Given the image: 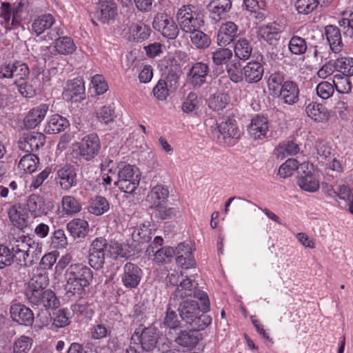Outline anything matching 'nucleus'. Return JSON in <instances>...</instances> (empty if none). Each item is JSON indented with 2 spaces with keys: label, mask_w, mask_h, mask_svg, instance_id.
Masks as SVG:
<instances>
[{
  "label": "nucleus",
  "mask_w": 353,
  "mask_h": 353,
  "mask_svg": "<svg viewBox=\"0 0 353 353\" xmlns=\"http://www.w3.org/2000/svg\"><path fill=\"white\" fill-rule=\"evenodd\" d=\"M66 294L69 297L82 298L87 294L88 287L93 279V272L87 265L74 263L69 266L65 272Z\"/></svg>",
  "instance_id": "f257e3e1"
},
{
  "label": "nucleus",
  "mask_w": 353,
  "mask_h": 353,
  "mask_svg": "<svg viewBox=\"0 0 353 353\" xmlns=\"http://www.w3.org/2000/svg\"><path fill=\"white\" fill-rule=\"evenodd\" d=\"M25 239L24 236L21 241L16 240L13 243L10 242L8 245L0 243V269L14 263L25 267L32 265V261H28L32 239L28 238L27 243Z\"/></svg>",
  "instance_id": "f03ea898"
},
{
  "label": "nucleus",
  "mask_w": 353,
  "mask_h": 353,
  "mask_svg": "<svg viewBox=\"0 0 353 353\" xmlns=\"http://www.w3.org/2000/svg\"><path fill=\"white\" fill-rule=\"evenodd\" d=\"M178 312L181 320L192 329L203 330L212 321L211 317L200 308L195 301H183L179 304Z\"/></svg>",
  "instance_id": "7ed1b4c3"
},
{
  "label": "nucleus",
  "mask_w": 353,
  "mask_h": 353,
  "mask_svg": "<svg viewBox=\"0 0 353 353\" xmlns=\"http://www.w3.org/2000/svg\"><path fill=\"white\" fill-rule=\"evenodd\" d=\"M176 17L181 30L185 33L201 28L204 24L199 8L192 4L181 6L178 10Z\"/></svg>",
  "instance_id": "20e7f679"
},
{
  "label": "nucleus",
  "mask_w": 353,
  "mask_h": 353,
  "mask_svg": "<svg viewBox=\"0 0 353 353\" xmlns=\"http://www.w3.org/2000/svg\"><path fill=\"white\" fill-rule=\"evenodd\" d=\"M138 172L137 168L130 164L119 168L118 179L114 182V185L123 192L133 193L139 186L140 181Z\"/></svg>",
  "instance_id": "39448f33"
},
{
  "label": "nucleus",
  "mask_w": 353,
  "mask_h": 353,
  "mask_svg": "<svg viewBox=\"0 0 353 353\" xmlns=\"http://www.w3.org/2000/svg\"><path fill=\"white\" fill-rule=\"evenodd\" d=\"M25 296L32 306L44 308L46 310H57L60 306V301L57 294L50 288L31 292Z\"/></svg>",
  "instance_id": "423d86ee"
},
{
  "label": "nucleus",
  "mask_w": 353,
  "mask_h": 353,
  "mask_svg": "<svg viewBox=\"0 0 353 353\" xmlns=\"http://www.w3.org/2000/svg\"><path fill=\"white\" fill-rule=\"evenodd\" d=\"M78 168L70 163L59 166L55 181L63 190L69 191L79 183Z\"/></svg>",
  "instance_id": "0eeeda50"
},
{
  "label": "nucleus",
  "mask_w": 353,
  "mask_h": 353,
  "mask_svg": "<svg viewBox=\"0 0 353 353\" xmlns=\"http://www.w3.org/2000/svg\"><path fill=\"white\" fill-rule=\"evenodd\" d=\"M152 27L168 39H176L179 33L178 25L166 13L157 14L154 17Z\"/></svg>",
  "instance_id": "6e6552de"
},
{
  "label": "nucleus",
  "mask_w": 353,
  "mask_h": 353,
  "mask_svg": "<svg viewBox=\"0 0 353 353\" xmlns=\"http://www.w3.org/2000/svg\"><path fill=\"white\" fill-rule=\"evenodd\" d=\"M101 144L98 134L90 133L83 137L79 145V154L87 161L94 159L100 152Z\"/></svg>",
  "instance_id": "1a4fd4ad"
},
{
  "label": "nucleus",
  "mask_w": 353,
  "mask_h": 353,
  "mask_svg": "<svg viewBox=\"0 0 353 353\" xmlns=\"http://www.w3.org/2000/svg\"><path fill=\"white\" fill-rule=\"evenodd\" d=\"M107 254V241L103 237L94 239L89 250V264L96 270L101 268L105 263Z\"/></svg>",
  "instance_id": "9d476101"
},
{
  "label": "nucleus",
  "mask_w": 353,
  "mask_h": 353,
  "mask_svg": "<svg viewBox=\"0 0 353 353\" xmlns=\"http://www.w3.org/2000/svg\"><path fill=\"white\" fill-rule=\"evenodd\" d=\"M265 59L263 54H260L255 59L248 61L243 67L244 81L248 84L259 83L264 74Z\"/></svg>",
  "instance_id": "9b49d317"
},
{
  "label": "nucleus",
  "mask_w": 353,
  "mask_h": 353,
  "mask_svg": "<svg viewBox=\"0 0 353 353\" xmlns=\"http://www.w3.org/2000/svg\"><path fill=\"white\" fill-rule=\"evenodd\" d=\"M46 143V136L39 132H26L18 141V147L20 150L26 153L37 152L42 148Z\"/></svg>",
  "instance_id": "f8f14e48"
},
{
  "label": "nucleus",
  "mask_w": 353,
  "mask_h": 353,
  "mask_svg": "<svg viewBox=\"0 0 353 353\" xmlns=\"http://www.w3.org/2000/svg\"><path fill=\"white\" fill-rule=\"evenodd\" d=\"M12 321L24 326H32L34 316L32 310L21 303H12L10 308Z\"/></svg>",
  "instance_id": "ddd939ff"
},
{
  "label": "nucleus",
  "mask_w": 353,
  "mask_h": 353,
  "mask_svg": "<svg viewBox=\"0 0 353 353\" xmlns=\"http://www.w3.org/2000/svg\"><path fill=\"white\" fill-rule=\"evenodd\" d=\"M136 13L130 12L123 22L129 28L130 32H132L134 39L137 42H142L149 38L151 29L149 26L144 23H136Z\"/></svg>",
  "instance_id": "4468645a"
},
{
  "label": "nucleus",
  "mask_w": 353,
  "mask_h": 353,
  "mask_svg": "<svg viewBox=\"0 0 353 353\" xmlns=\"http://www.w3.org/2000/svg\"><path fill=\"white\" fill-rule=\"evenodd\" d=\"M142 276V270L137 265L128 262L123 267L121 281L125 288L134 289L139 285Z\"/></svg>",
  "instance_id": "2eb2a0df"
},
{
  "label": "nucleus",
  "mask_w": 353,
  "mask_h": 353,
  "mask_svg": "<svg viewBox=\"0 0 353 353\" xmlns=\"http://www.w3.org/2000/svg\"><path fill=\"white\" fill-rule=\"evenodd\" d=\"M8 214L13 225L19 229L27 228L30 223L28 211L25 205L21 203L12 205L9 208Z\"/></svg>",
  "instance_id": "dca6fc26"
},
{
  "label": "nucleus",
  "mask_w": 353,
  "mask_h": 353,
  "mask_svg": "<svg viewBox=\"0 0 353 353\" xmlns=\"http://www.w3.org/2000/svg\"><path fill=\"white\" fill-rule=\"evenodd\" d=\"M210 70L208 63L201 61L194 63L188 73L190 83L194 87L201 88L206 83Z\"/></svg>",
  "instance_id": "f3484780"
},
{
  "label": "nucleus",
  "mask_w": 353,
  "mask_h": 353,
  "mask_svg": "<svg viewBox=\"0 0 353 353\" xmlns=\"http://www.w3.org/2000/svg\"><path fill=\"white\" fill-rule=\"evenodd\" d=\"M94 15L101 23H109L117 15V6L112 0L99 1Z\"/></svg>",
  "instance_id": "a211bd4d"
},
{
  "label": "nucleus",
  "mask_w": 353,
  "mask_h": 353,
  "mask_svg": "<svg viewBox=\"0 0 353 353\" xmlns=\"http://www.w3.org/2000/svg\"><path fill=\"white\" fill-rule=\"evenodd\" d=\"M299 88L296 82L289 79L275 94L281 101L288 105H294L299 101Z\"/></svg>",
  "instance_id": "6ab92c4d"
},
{
  "label": "nucleus",
  "mask_w": 353,
  "mask_h": 353,
  "mask_svg": "<svg viewBox=\"0 0 353 353\" xmlns=\"http://www.w3.org/2000/svg\"><path fill=\"white\" fill-rule=\"evenodd\" d=\"M217 129L225 143H231L232 139H237L241 136V131L236 125V120L230 117L223 118L218 124Z\"/></svg>",
  "instance_id": "aec40b11"
},
{
  "label": "nucleus",
  "mask_w": 353,
  "mask_h": 353,
  "mask_svg": "<svg viewBox=\"0 0 353 353\" xmlns=\"http://www.w3.org/2000/svg\"><path fill=\"white\" fill-rule=\"evenodd\" d=\"M63 98L72 102H80L85 98V87L81 79H74L67 84L63 92Z\"/></svg>",
  "instance_id": "412c9836"
},
{
  "label": "nucleus",
  "mask_w": 353,
  "mask_h": 353,
  "mask_svg": "<svg viewBox=\"0 0 353 353\" xmlns=\"http://www.w3.org/2000/svg\"><path fill=\"white\" fill-rule=\"evenodd\" d=\"M239 27L232 21L222 24L217 34V43L220 46H226L234 42L239 37Z\"/></svg>",
  "instance_id": "4be33fe9"
},
{
  "label": "nucleus",
  "mask_w": 353,
  "mask_h": 353,
  "mask_svg": "<svg viewBox=\"0 0 353 353\" xmlns=\"http://www.w3.org/2000/svg\"><path fill=\"white\" fill-rule=\"evenodd\" d=\"M49 109L46 103H41L32 108L23 119V125L26 129L36 128L45 118Z\"/></svg>",
  "instance_id": "5701e85b"
},
{
  "label": "nucleus",
  "mask_w": 353,
  "mask_h": 353,
  "mask_svg": "<svg viewBox=\"0 0 353 353\" xmlns=\"http://www.w3.org/2000/svg\"><path fill=\"white\" fill-rule=\"evenodd\" d=\"M55 22L53 15L49 13L43 14L32 21L30 30L32 34L39 37L46 31L50 30Z\"/></svg>",
  "instance_id": "b1692460"
},
{
  "label": "nucleus",
  "mask_w": 353,
  "mask_h": 353,
  "mask_svg": "<svg viewBox=\"0 0 353 353\" xmlns=\"http://www.w3.org/2000/svg\"><path fill=\"white\" fill-rule=\"evenodd\" d=\"M197 329H191L190 330H181L175 338V343L183 347L188 349L194 348L201 339V334L199 333Z\"/></svg>",
  "instance_id": "393cba45"
},
{
  "label": "nucleus",
  "mask_w": 353,
  "mask_h": 353,
  "mask_svg": "<svg viewBox=\"0 0 353 353\" xmlns=\"http://www.w3.org/2000/svg\"><path fill=\"white\" fill-rule=\"evenodd\" d=\"M249 134L254 139H262L266 137L268 132V120L264 116L256 115L248 127Z\"/></svg>",
  "instance_id": "a878e982"
},
{
  "label": "nucleus",
  "mask_w": 353,
  "mask_h": 353,
  "mask_svg": "<svg viewBox=\"0 0 353 353\" xmlns=\"http://www.w3.org/2000/svg\"><path fill=\"white\" fill-rule=\"evenodd\" d=\"M28 212L33 218L40 217L47 214L45 199L43 196L37 194H30L25 205Z\"/></svg>",
  "instance_id": "bb28decb"
},
{
  "label": "nucleus",
  "mask_w": 353,
  "mask_h": 353,
  "mask_svg": "<svg viewBox=\"0 0 353 353\" xmlns=\"http://www.w3.org/2000/svg\"><path fill=\"white\" fill-rule=\"evenodd\" d=\"M265 79L268 89L273 97H275V94L285 84V82L289 81L287 74L281 70H274L270 72Z\"/></svg>",
  "instance_id": "cd10ccee"
},
{
  "label": "nucleus",
  "mask_w": 353,
  "mask_h": 353,
  "mask_svg": "<svg viewBox=\"0 0 353 353\" xmlns=\"http://www.w3.org/2000/svg\"><path fill=\"white\" fill-rule=\"evenodd\" d=\"M325 34L331 50L334 53L340 52L343 48L341 30L334 25H327L325 27Z\"/></svg>",
  "instance_id": "c85d7f7f"
},
{
  "label": "nucleus",
  "mask_w": 353,
  "mask_h": 353,
  "mask_svg": "<svg viewBox=\"0 0 353 353\" xmlns=\"http://www.w3.org/2000/svg\"><path fill=\"white\" fill-rule=\"evenodd\" d=\"M50 283L48 274L46 272L37 271L28 281L25 290V295L30 294L41 290L48 288Z\"/></svg>",
  "instance_id": "c756f323"
},
{
  "label": "nucleus",
  "mask_w": 353,
  "mask_h": 353,
  "mask_svg": "<svg viewBox=\"0 0 353 353\" xmlns=\"http://www.w3.org/2000/svg\"><path fill=\"white\" fill-rule=\"evenodd\" d=\"M66 228L74 239H83L89 232L88 221L82 219H73L67 223Z\"/></svg>",
  "instance_id": "7c9ffc66"
},
{
  "label": "nucleus",
  "mask_w": 353,
  "mask_h": 353,
  "mask_svg": "<svg viewBox=\"0 0 353 353\" xmlns=\"http://www.w3.org/2000/svg\"><path fill=\"white\" fill-rule=\"evenodd\" d=\"M141 348L146 352H152L157 347V329L152 327H145L140 336Z\"/></svg>",
  "instance_id": "2f4dec72"
},
{
  "label": "nucleus",
  "mask_w": 353,
  "mask_h": 353,
  "mask_svg": "<svg viewBox=\"0 0 353 353\" xmlns=\"http://www.w3.org/2000/svg\"><path fill=\"white\" fill-rule=\"evenodd\" d=\"M305 112L307 116L315 121L323 122L330 118L327 109L323 104L316 102L310 103L305 108Z\"/></svg>",
  "instance_id": "473e14b6"
},
{
  "label": "nucleus",
  "mask_w": 353,
  "mask_h": 353,
  "mask_svg": "<svg viewBox=\"0 0 353 353\" xmlns=\"http://www.w3.org/2000/svg\"><path fill=\"white\" fill-rule=\"evenodd\" d=\"M70 125L68 120L58 114L52 115L45 126L47 134H57L64 131Z\"/></svg>",
  "instance_id": "72a5a7b5"
},
{
  "label": "nucleus",
  "mask_w": 353,
  "mask_h": 353,
  "mask_svg": "<svg viewBox=\"0 0 353 353\" xmlns=\"http://www.w3.org/2000/svg\"><path fill=\"white\" fill-rule=\"evenodd\" d=\"M261 37L270 45L274 46L280 39L281 31L275 23H268L259 28Z\"/></svg>",
  "instance_id": "f704fd0d"
},
{
  "label": "nucleus",
  "mask_w": 353,
  "mask_h": 353,
  "mask_svg": "<svg viewBox=\"0 0 353 353\" xmlns=\"http://www.w3.org/2000/svg\"><path fill=\"white\" fill-rule=\"evenodd\" d=\"M154 216L158 220H168L175 218L179 214V208L177 207H168L166 203H158L154 208H150Z\"/></svg>",
  "instance_id": "c9c22d12"
},
{
  "label": "nucleus",
  "mask_w": 353,
  "mask_h": 353,
  "mask_svg": "<svg viewBox=\"0 0 353 353\" xmlns=\"http://www.w3.org/2000/svg\"><path fill=\"white\" fill-rule=\"evenodd\" d=\"M79 300L71 305L74 314L83 316L85 319H90L94 313L95 307L88 300L79 298Z\"/></svg>",
  "instance_id": "e433bc0d"
},
{
  "label": "nucleus",
  "mask_w": 353,
  "mask_h": 353,
  "mask_svg": "<svg viewBox=\"0 0 353 353\" xmlns=\"http://www.w3.org/2000/svg\"><path fill=\"white\" fill-rule=\"evenodd\" d=\"M169 194L168 188L165 185H157L152 188L148 196L151 200V205L150 208H154L158 203L161 204L166 203Z\"/></svg>",
  "instance_id": "4c0bfd02"
},
{
  "label": "nucleus",
  "mask_w": 353,
  "mask_h": 353,
  "mask_svg": "<svg viewBox=\"0 0 353 353\" xmlns=\"http://www.w3.org/2000/svg\"><path fill=\"white\" fill-rule=\"evenodd\" d=\"M252 50V46L250 41L245 38H240L234 45V55L240 60L245 61L250 58Z\"/></svg>",
  "instance_id": "58836bf2"
},
{
  "label": "nucleus",
  "mask_w": 353,
  "mask_h": 353,
  "mask_svg": "<svg viewBox=\"0 0 353 353\" xmlns=\"http://www.w3.org/2000/svg\"><path fill=\"white\" fill-rule=\"evenodd\" d=\"M195 288L194 281L188 278L183 279L172 294L170 300L178 301L185 296H192Z\"/></svg>",
  "instance_id": "ea45409f"
},
{
  "label": "nucleus",
  "mask_w": 353,
  "mask_h": 353,
  "mask_svg": "<svg viewBox=\"0 0 353 353\" xmlns=\"http://www.w3.org/2000/svg\"><path fill=\"white\" fill-rule=\"evenodd\" d=\"M243 3L246 10L250 11L256 19L261 21L265 19V0H244Z\"/></svg>",
  "instance_id": "a19ab883"
},
{
  "label": "nucleus",
  "mask_w": 353,
  "mask_h": 353,
  "mask_svg": "<svg viewBox=\"0 0 353 353\" xmlns=\"http://www.w3.org/2000/svg\"><path fill=\"white\" fill-rule=\"evenodd\" d=\"M298 184L301 189L310 192H316L319 188V182L310 172L301 174L298 179Z\"/></svg>",
  "instance_id": "79ce46f5"
},
{
  "label": "nucleus",
  "mask_w": 353,
  "mask_h": 353,
  "mask_svg": "<svg viewBox=\"0 0 353 353\" xmlns=\"http://www.w3.org/2000/svg\"><path fill=\"white\" fill-rule=\"evenodd\" d=\"M152 255L154 256V262L159 265H161L170 263L175 256V252L173 248L165 246L152 253Z\"/></svg>",
  "instance_id": "37998d69"
},
{
  "label": "nucleus",
  "mask_w": 353,
  "mask_h": 353,
  "mask_svg": "<svg viewBox=\"0 0 353 353\" xmlns=\"http://www.w3.org/2000/svg\"><path fill=\"white\" fill-rule=\"evenodd\" d=\"M96 116L99 122L104 125L113 123L117 118L115 108L113 104L103 105L96 111Z\"/></svg>",
  "instance_id": "c03bdc74"
},
{
  "label": "nucleus",
  "mask_w": 353,
  "mask_h": 353,
  "mask_svg": "<svg viewBox=\"0 0 353 353\" xmlns=\"http://www.w3.org/2000/svg\"><path fill=\"white\" fill-rule=\"evenodd\" d=\"M199 29L196 28V30L188 33L190 34V38L192 45L197 49H205L210 46L211 39Z\"/></svg>",
  "instance_id": "a18cd8bd"
},
{
  "label": "nucleus",
  "mask_w": 353,
  "mask_h": 353,
  "mask_svg": "<svg viewBox=\"0 0 353 353\" xmlns=\"http://www.w3.org/2000/svg\"><path fill=\"white\" fill-rule=\"evenodd\" d=\"M62 210L65 214L74 215L81 210L80 201L72 196H63L61 201Z\"/></svg>",
  "instance_id": "49530a36"
},
{
  "label": "nucleus",
  "mask_w": 353,
  "mask_h": 353,
  "mask_svg": "<svg viewBox=\"0 0 353 353\" xmlns=\"http://www.w3.org/2000/svg\"><path fill=\"white\" fill-rule=\"evenodd\" d=\"M110 209L108 201L102 196H96L91 200L89 212L96 216L107 212Z\"/></svg>",
  "instance_id": "de8ad7c7"
},
{
  "label": "nucleus",
  "mask_w": 353,
  "mask_h": 353,
  "mask_svg": "<svg viewBox=\"0 0 353 353\" xmlns=\"http://www.w3.org/2000/svg\"><path fill=\"white\" fill-rule=\"evenodd\" d=\"M39 163V159L37 155L32 153H27L21 157L18 167L26 173H32L36 170Z\"/></svg>",
  "instance_id": "09e8293b"
},
{
  "label": "nucleus",
  "mask_w": 353,
  "mask_h": 353,
  "mask_svg": "<svg viewBox=\"0 0 353 353\" xmlns=\"http://www.w3.org/2000/svg\"><path fill=\"white\" fill-rule=\"evenodd\" d=\"M54 48L59 54H70L75 50L76 46L70 37H62L55 40Z\"/></svg>",
  "instance_id": "8fccbe9b"
},
{
  "label": "nucleus",
  "mask_w": 353,
  "mask_h": 353,
  "mask_svg": "<svg viewBox=\"0 0 353 353\" xmlns=\"http://www.w3.org/2000/svg\"><path fill=\"white\" fill-rule=\"evenodd\" d=\"M230 101L228 94L223 92H216L208 99V106L214 111H219L225 108Z\"/></svg>",
  "instance_id": "3c124183"
},
{
  "label": "nucleus",
  "mask_w": 353,
  "mask_h": 353,
  "mask_svg": "<svg viewBox=\"0 0 353 353\" xmlns=\"http://www.w3.org/2000/svg\"><path fill=\"white\" fill-rule=\"evenodd\" d=\"M288 48L292 54L302 55L307 50V41L299 36L294 35L289 41Z\"/></svg>",
  "instance_id": "603ef678"
},
{
  "label": "nucleus",
  "mask_w": 353,
  "mask_h": 353,
  "mask_svg": "<svg viewBox=\"0 0 353 353\" xmlns=\"http://www.w3.org/2000/svg\"><path fill=\"white\" fill-rule=\"evenodd\" d=\"M12 69L13 70L12 79L15 78L14 81H21L28 79L30 69L26 63L21 61H14L12 62Z\"/></svg>",
  "instance_id": "864d4df0"
},
{
  "label": "nucleus",
  "mask_w": 353,
  "mask_h": 353,
  "mask_svg": "<svg viewBox=\"0 0 353 353\" xmlns=\"http://www.w3.org/2000/svg\"><path fill=\"white\" fill-rule=\"evenodd\" d=\"M232 51L228 48H219L212 52V60L214 65L226 64L232 57Z\"/></svg>",
  "instance_id": "5fc2aeb1"
},
{
  "label": "nucleus",
  "mask_w": 353,
  "mask_h": 353,
  "mask_svg": "<svg viewBox=\"0 0 353 353\" xmlns=\"http://www.w3.org/2000/svg\"><path fill=\"white\" fill-rule=\"evenodd\" d=\"M32 338L22 335L17 338L12 345V353H28L32 347Z\"/></svg>",
  "instance_id": "6e6d98bb"
},
{
  "label": "nucleus",
  "mask_w": 353,
  "mask_h": 353,
  "mask_svg": "<svg viewBox=\"0 0 353 353\" xmlns=\"http://www.w3.org/2000/svg\"><path fill=\"white\" fill-rule=\"evenodd\" d=\"M319 4V0H296L294 6L299 14L312 13Z\"/></svg>",
  "instance_id": "4d7b16f0"
},
{
  "label": "nucleus",
  "mask_w": 353,
  "mask_h": 353,
  "mask_svg": "<svg viewBox=\"0 0 353 353\" xmlns=\"http://www.w3.org/2000/svg\"><path fill=\"white\" fill-rule=\"evenodd\" d=\"M112 333L111 328L103 323H96L90 328V335L92 339L103 340L110 336Z\"/></svg>",
  "instance_id": "13d9d810"
},
{
  "label": "nucleus",
  "mask_w": 353,
  "mask_h": 353,
  "mask_svg": "<svg viewBox=\"0 0 353 353\" xmlns=\"http://www.w3.org/2000/svg\"><path fill=\"white\" fill-rule=\"evenodd\" d=\"M180 325L181 322L178 319L176 312L172 310L169 305L162 321L161 327L176 330L180 327Z\"/></svg>",
  "instance_id": "bf43d9fd"
},
{
  "label": "nucleus",
  "mask_w": 353,
  "mask_h": 353,
  "mask_svg": "<svg viewBox=\"0 0 353 353\" xmlns=\"http://www.w3.org/2000/svg\"><path fill=\"white\" fill-rule=\"evenodd\" d=\"M336 70L344 76H353V58L340 57L336 60Z\"/></svg>",
  "instance_id": "052dcab7"
},
{
  "label": "nucleus",
  "mask_w": 353,
  "mask_h": 353,
  "mask_svg": "<svg viewBox=\"0 0 353 353\" xmlns=\"http://www.w3.org/2000/svg\"><path fill=\"white\" fill-rule=\"evenodd\" d=\"M117 343V339L116 338L108 340V347L102 346L97 348L92 343H87L85 345H81V353H111L109 350L111 347V344L114 347Z\"/></svg>",
  "instance_id": "680f3d73"
},
{
  "label": "nucleus",
  "mask_w": 353,
  "mask_h": 353,
  "mask_svg": "<svg viewBox=\"0 0 353 353\" xmlns=\"http://www.w3.org/2000/svg\"><path fill=\"white\" fill-rule=\"evenodd\" d=\"M179 72V68L177 65H171L170 68L166 67V74L163 80H165L169 87L173 90H175L178 86Z\"/></svg>",
  "instance_id": "e2e57ef3"
},
{
  "label": "nucleus",
  "mask_w": 353,
  "mask_h": 353,
  "mask_svg": "<svg viewBox=\"0 0 353 353\" xmlns=\"http://www.w3.org/2000/svg\"><path fill=\"white\" fill-rule=\"evenodd\" d=\"M199 108V99L196 92H191L188 94L182 105V109L185 112L190 113L198 110Z\"/></svg>",
  "instance_id": "0e129e2a"
},
{
  "label": "nucleus",
  "mask_w": 353,
  "mask_h": 353,
  "mask_svg": "<svg viewBox=\"0 0 353 353\" xmlns=\"http://www.w3.org/2000/svg\"><path fill=\"white\" fill-rule=\"evenodd\" d=\"M174 90L170 88L168 82L161 79L152 90L154 96L160 101L165 100L169 95L170 91Z\"/></svg>",
  "instance_id": "69168bd1"
},
{
  "label": "nucleus",
  "mask_w": 353,
  "mask_h": 353,
  "mask_svg": "<svg viewBox=\"0 0 353 353\" xmlns=\"http://www.w3.org/2000/svg\"><path fill=\"white\" fill-rule=\"evenodd\" d=\"M349 77H341V74L334 76L333 83L336 91L339 93H348L351 91V83Z\"/></svg>",
  "instance_id": "338daca9"
},
{
  "label": "nucleus",
  "mask_w": 353,
  "mask_h": 353,
  "mask_svg": "<svg viewBox=\"0 0 353 353\" xmlns=\"http://www.w3.org/2000/svg\"><path fill=\"white\" fill-rule=\"evenodd\" d=\"M298 168V161L294 159H289L279 167L278 174L281 177L286 178L291 176Z\"/></svg>",
  "instance_id": "774afa93"
}]
</instances>
